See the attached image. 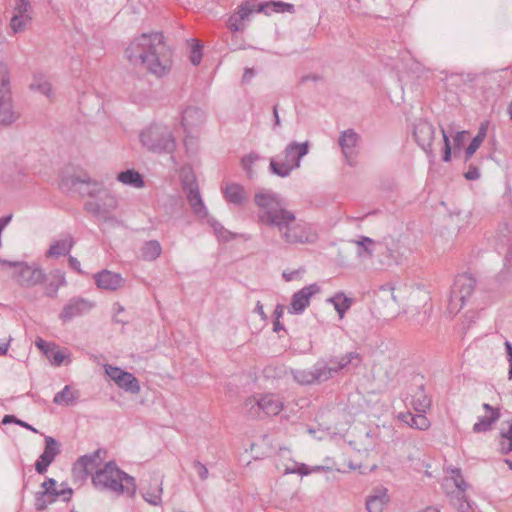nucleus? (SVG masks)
I'll return each mask as SVG.
<instances>
[{
  "instance_id": "obj_23",
  "label": "nucleus",
  "mask_w": 512,
  "mask_h": 512,
  "mask_svg": "<svg viewBox=\"0 0 512 512\" xmlns=\"http://www.w3.org/2000/svg\"><path fill=\"white\" fill-rule=\"evenodd\" d=\"M360 355L357 352H349L341 358H332L327 362L328 367L331 369L330 378L337 374L340 370L347 368L349 365L357 366L360 363Z\"/></svg>"
},
{
  "instance_id": "obj_33",
  "label": "nucleus",
  "mask_w": 512,
  "mask_h": 512,
  "mask_svg": "<svg viewBox=\"0 0 512 512\" xmlns=\"http://www.w3.org/2000/svg\"><path fill=\"white\" fill-rule=\"evenodd\" d=\"M59 496H56L55 493L50 490H41L36 492L35 494V509L38 512L44 511L48 505L54 503Z\"/></svg>"
},
{
  "instance_id": "obj_24",
  "label": "nucleus",
  "mask_w": 512,
  "mask_h": 512,
  "mask_svg": "<svg viewBox=\"0 0 512 512\" xmlns=\"http://www.w3.org/2000/svg\"><path fill=\"white\" fill-rule=\"evenodd\" d=\"M74 238L70 234H66L61 239L54 241L50 248L46 252V257H60L66 256L70 253L71 249L74 246Z\"/></svg>"
},
{
  "instance_id": "obj_20",
  "label": "nucleus",
  "mask_w": 512,
  "mask_h": 512,
  "mask_svg": "<svg viewBox=\"0 0 512 512\" xmlns=\"http://www.w3.org/2000/svg\"><path fill=\"white\" fill-rule=\"evenodd\" d=\"M95 283L98 288L115 291L125 284V279L118 273L109 270H102L94 275Z\"/></svg>"
},
{
  "instance_id": "obj_11",
  "label": "nucleus",
  "mask_w": 512,
  "mask_h": 512,
  "mask_svg": "<svg viewBox=\"0 0 512 512\" xmlns=\"http://www.w3.org/2000/svg\"><path fill=\"white\" fill-rule=\"evenodd\" d=\"M331 369L324 360L317 361L310 369L292 370L294 380L301 385L322 383L330 379Z\"/></svg>"
},
{
  "instance_id": "obj_6",
  "label": "nucleus",
  "mask_w": 512,
  "mask_h": 512,
  "mask_svg": "<svg viewBox=\"0 0 512 512\" xmlns=\"http://www.w3.org/2000/svg\"><path fill=\"white\" fill-rule=\"evenodd\" d=\"M140 140L143 146L153 152L171 153L174 151L176 143L168 126L159 123H153L140 134Z\"/></svg>"
},
{
  "instance_id": "obj_25",
  "label": "nucleus",
  "mask_w": 512,
  "mask_h": 512,
  "mask_svg": "<svg viewBox=\"0 0 512 512\" xmlns=\"http://www.w3.org/2000/svg\"><path fill=\"white\" fill-rule=\"evenodd\" d=\"M388 502L387 489L379 487L374 489L373 494L367 498L366 509L368 512H382Z\"/></svg>"
},
{
  "instance_id": "obj_32",
  "label": "nucleus",
  "mask_w": 512,
  "mask_h": 512,
  "mask_svg": "<svg viewBox=\"0 0 512 512\" xmlns=\"http://www.w3.org/2000/svg\"><path fill=\"white\" fill-rule=\"evenodd\" d=\"M412 406L418 413H426L430 409L431 399L425 393L423 386H420L418 392L413 396Z\"/></svg>"
},
{
  "instance_id": "obj_57",
  "label": "nucleus",
  "mask_w": 512,
  "mask_h": 512,
  "mask_svg": "<svg viewBox=\"0 0 512 512\" xmlns=\"http://www.w3.org/2000/svg\"><path fill=\"white\" fill-rule=\"evenodd\" d=\"M505 347H506L508 362H509L508 375H509V379H512V344L509 341H506Z\"/></svg>"
},
{
  "instance_id": "obj_50",
  "label": "nucleus",
  "mask_w": 512,
  "mask_h": 512,
  "mask_svg": "<svg viewBox=\"0 0 512 512\" xmlns=\"http://www.w3.org/2000/svg\"><path fill=\"white\" fill-rule=\"evenodd\" d=\"M144 185L145 183L142 175L138 171L130 169V186L142 188Z\"/></svg>"
},
{
  "instance_id": "obj_29",
  "label": "nucleus",
  "mask_w": 512,
  "mask_h": 512,
  "mask_svg": "<svg viewBox=\"0 0 512 512\" xmlns=\"http://www.w3.org/2000/svg\"><path fill=\"white\" fill-rule=\"evenodd\" d=\"M400 419L405 422L411 428L418 430H427L430 427V421L425 416V413H418L413 415L412 413H405L400 415Z\"/></svg>"
},
{
  "instance_id": "obj_5",
  "label": "nucleus",
  "mask_w": 512,
  "mask_h": 512,
  "mask_svg": "<svg viewBox=\"0 0 512 512\" xmlns=\"http://www.w3.org/2000/svg\"><path fill=\"white\" fill-rule=\"evenodd\" d=\"M309 141L298 143L290 142L283 151V158L277 160L272 157L269 162V170L272 174L281 178L288 177L291 172L300 167L301 159L309 152Z\"/></svg>"
},
{
  "instance_id": "obj_4",
  "label": "nucleus",
  "mask_w": 512,
  "mask_h": 512,
  "mask_svg": "<svg viewBox=\"0 0 512 512\" xmlns=\"http://www.w3.org/2000/svg\"><path fill=\"white\" fill-rule=\"evenodd\" d=\"M60 190L68 196L98 197L104 191L102 182L91 178L87 172L64 175L59 183Z\"/></svg>"
},
{
  "instance_id": "obj_52",
  "label": "nucleus",
  "mask_w": 512,
  "mask_h": 512,
  "mask_svg": "<svg viewBox=\"0 0 512 512\" xmlns=\"http://www.w3.org/2000/svg\"><path fill=\"white\" fill-rule=\"evenodd\" d=\"M193 468L197 472V474L201 480H206L208 478V475H209L208 469L200 461L194 460Z\"/></svg>"
},
{
  "instance_id": "obj_12",
  "label": "nucleus",
  "mask_w": 512,
  "mask_h": 512,
  "mask_svg": "<svg viewBox=\"0 0 512 512\" xmlns=\"http://www.w3.org/2000/svg\"><path fill=\"white\" fill-rule=\"evenodd\" d=\"M0 264L17 268L16 280L22 286H34L44 280V273L39 268L31 267L22 262H11L8 260H0Z\"/></svg>"
},
{
  "instance_id": "obj_62",
  "label": "nucleus",
  "mask_w": 512,
  "mask_h": 512,
  "mask_svg": "<svg viewBox=\"0 0 512 512\" xmlns=\"http://www.w3.org/2000/svg\"><path fill=\"white\" fill-rule=\"evenodd\" d=\"M284 313V306L281 304L276 305L273 316L275 317V320H280V318L283 316Z\"/></svg>"
},
{
  "instance_id": "obj_31",
  "label": "nucleus",
  "mask_w": 512,
  "mask_h": 512,
  "mask_svg": "<svg viewBox=\"0 0 512 512\" xmlns=\"http://www.w3.org/2000/svg\"><path fill=\"white\" fill-rule=\"evenodd\" d=\"M105 371L119 387L128 391V372L112 365H105Z\"/></svg>"
},
{
  "instance_id": "obj_49",
  "label": "nucleus",
  "mask_w": 512,
  "mask_h": 512,
  "mask_svg": "<svg viewBox=\"0 0 512 512\" xmlns=\"http://www.w3.org/2000/svg\"><path fill=\"white\" fill-rule=\"evenodd\" d=\"M483 142L480 138H473L468 147L465 150V161H468L473 154L478 150Z\"/></svg>"
},
{
  "instance_id": "obj_59",
  "label": "nucleus",
  "mask_w": 512,
  "mask_h": 512,
  "mask_svg": "<svg viewBox=\"0 0 512 512\" xmlns=\"http://www.w3.org/2000/svg\"><path fill=\"white\" fill-rule=\"evenodd\" d=\"M488 124H489L488 121L481 123L475 138H480V140L482 142L484 141V139L486 138V135H487Z\"/></svg>"
},
{
  "instance_id": "obj_38",
  "label": "nucleus",
  "mask_w": 512,
  "mask_h": 512,
  "mask_svg": "<svg viewBox=\"0 0 512 512\" xmlns=\"http://www.w3.org/2000/svg\"><path fill=\"white\" fill-rule=\"evenodd\" d=\"M162 252L161 245L156 240H150L144 243L141 248V257L148 261L157 259Z\"/></svg>"
},
{
  "instance_id": "obj_34",
  "label": "nucleus",
  "mask_w": 512,
  "mask_h": 512,
  "mask_svg": "<svg viewBox=\"0 0 512 512\" xmlns=\"http://www.w3.org/2000/svg\"><path fill=\"white\" fill-rule=\"evenodd\" d=\"M500 418V411H493L492 414L481 416L473 426L475 433L487 432L492 429V425Z\"/></svg>"
},
{
  "instance_id": "obj_58",
  "label": "nucleus",
  "mask_w": 512,
  "mask_h": 512,
  "mask_svg": "<svg viewBox=\"0 0 512 512\" xmlns=\"http://www.w3.org/2000/svg\"><path fill=\"white\" fill-rule=\"evenodd\" d=\"M141 390L140 383L131 373H130V393L137 394Z\"/></svg>"
},
{
  "instance_id": "obj_2",
  "label": "nucleus",
  "mask_w": 512,
  "mask_h": 512,
  "mask_svg": "<svg viewBox=\"0 0 512 512\" xmlns=\"http://www.w3.org/2000/svg\"><path fill=\"white\" fill-rule=\"evenodd\" d=\"M133 54L144 68L162 78L171 70V50L160 32L142 33L132 42Z\"/></svg>"
},
{
  "instance_id": "obj_17",
  "label": "nucleus",
  "mask_w": 512,
  "mask_h": 512,
  "mask_svg": "<svg viewBox=\"0 0 512 512\" xmlns=\"http://www.w3.org/2000/svg\"><path fill=\"white\" fill-rule=\"evenodd\" d=\"M61 452L60 444L51 436L45 437V448L43 453L35 462V470L39 474H44L48 467L53 463L56 456Z\"/></svg>"
},
{
  "instance_id": "obj_9",
  "label": "nucleus",
  "mask_w": 512,
  "mask_h": 512,
  "mask_svg": "<svg viewBox=\"0 0 512 512\" xmlns=\"http://www.w3.org/2000/svg\"><path fill=\"white\" fill-rule=\"evenodd\" d=\"M475 284L476 281L470 274L465 273L456 277L449 299V309L451 311H459L465 305L466 300L475 289Z\"/></svg>"
},
{
  "instance_id": "obj_41",
  "label": "nucleus",
  "mask_w": 512,
  "mask_h": 512,
  "mask_svg": "<svg viewBox=\"0 0 512 512\" xmlns=\"http://www.w3.org/2000/svg\"><path fill=\"white\" fill-rule=\"evenodd\" d=\"M76 399L77 396L71 391L70 386L66 385L61 391L55 394L53 402L58 405L70 406L75 403Z\"/></svg>"
},
{
  "instance_id": "obj_42",
  "label": "nucleus",
  "mask_w": 512,
  "mask_h": 512,
  "mask_svg": "<svg viewBox=\"0 0 512 512\" xmlns=\"http://www.w3.org/2000/svg\"><path fill=\"white\" fill-rule=\"evenodd\" d=\"M30 89L38 91L47 97H50L52 91L51 84L44 75H34L33 81L30 84Z\"/></svg>"
},
{
  "instance_id": "obj_1",
  "label": "nucleus",
  "mask_w": 512,
  "mask_h": 512,
  "mask_svg": "<svg viewBox=\"0 0 512 512\" xmlns=\"http://www.w3.org/2000/svg\"><path fill=\"white\" fill-rule=\"evenodd\" d=\"M259 223L272 228L287 245L314 244L319 239L317 228L304 220H298L280 195L272 191L255 194Z\"/></svg>"
},
{
  "instance_id": "obj_39",
  "label": "nucleus",
  "mask_w": 512,
  "mask_h": 512,
  "mask_svg": "<svg viewBox=\"0 0 512 512\" xmlns=\"http://www.w3.org/2000/svg\"><path fill=\"white\" fill-rule=\"evenodd\" d=\"M328 301L333 304L340 318L344 317V314L350 308L352 303V300L341 292L336 293L335 296L331 297Z\"/></svg>"
},
{
  "instance_id": "obj_7",
  "label": "nucleus",
  "mask_w": 512,
  "mask_h": 512,
  "mask_svg": "<svg viewBox=\"0 0 512 512\" xmlns=\"http://www.w3.org/2000/svg\"><path fill=\"white\" fill-rule=\"evenodd\" d=\"M127 477L114 461H110L94 473L92 482L99 491L120 495L124 492L123 480Z\"/></svg>"
},
{
  "instance_id": "obj_47",
  "label": "nucleus",
  "mask_w": 512,
  "mask_h": 512,
  "mask_svg": "<svg viewBox=\"0 0 512 512\" xmlns=\"http://www.w3.org/2000/svg\"><path fill=\"white\" fill-rule=\"evenodd\" d=\"M65 357L66 355L60 350H55L54 346L49 354V357L47 358L49 359L52 365L60 366L63 363Z\"/></svg>"
},
{
  "instance_id": "obj_61",
  "label": "nucleus",
  "mask_w": 512,
  "mask_h": 512,
  "mask_svg": "<svg viewBox=\"0 0 512 512\" xmlns=\"http://www.w3.org/2000/svg\"><path fill=\"white\" fill-rule=\"evenodd\" d=\"M68 262H69V266L77 271L78 273H81V268H80V262L78 261L77 258L73 257V256H70L69 259H68Z\"/></svg>"
},
{
  "instance_id": "obj_13",
  "label": "nucleus",
  "mask_w": 512,
  "mask_h": 512,
  "mask_svg": "<svg viewBox=\"0 0 512 512\" xmlns=\"http://www.w3.org/2000/svg\"><path fill=\"white\" fill-rule=\"evenodd\" d=\"M106 450L99 448L91 454L81 456L72 468L75 478H86L93 473V470L103 461Z\"/></svg>"
},
{
  "instance_id": "obj_28",
  "label": "nucleus",
  "mask_w": 512,
  "mask_h": 512,
  "mask_svg": "<svg viewBox=\"0 0 512 512\" xmlns=\"http://www.w3.org/2000/svg\"><path fill=\"white\" fill-rule=\"evenodd\" d=\"M223 193L225 199L234 205H241L246 200L244 188L236 183L227 184L223 189Z\"/></svg>"
},
{
  "instance_id": "obj_64",
  "label": "nucleus",
  "mask_w": 512,
  "mask_h": 512,
  "mask_svg": "<svg viewBox=\"0 0 512 512\" xmlns=\"http://www.w3.org/2000/svg\"><path fill=\"white\" fill-rule=\"evenodd\" d=\"M297 275H298V271L297 270L290 271V272L284 271L283 274H282L283 278L287 282L294 280Z\"/></svg>"
},
{
  "instance_id": "obj_16",
  "label": "nucleus",
  "mask_w": 512,
  "mask_h": 512,
  "mask_svg": "<svg viewBox=\"0 0 512 512\" xmlns=\"http://www.w3.org/2000/svg\"><path fill=\"white\" fill-rule=\"evenodd\" d=\"M320 292V287L316 284H310L295 292L292 296L291 304L288 309L291 314H302L310 304L313 295Z\"/></svg>"
},
{
  "instance_id": "obj_53",
  "label": "nucleus",
  "mask_w": 512,
  "mask_h": 512,
  "mask_svg": "<svg viewBox=\"0 0 512 512\" xmlns=\"http://www.w3.org/2000/svg\"><path fill=\"white\" fill-rule=\"evenodd\" d=\"M202 45L197 43L195 46H193L191 51L190 60L193 65H199L202 59V52H201Z\"/></svg>"
},
{
  "instance_id": "obj_35",
  "label": "nucleus",
  "mask_w": 512,
  "mask_h": 512,
  "mask_svg": "<svg viewBox=\"0 0 512 512\" xmlns=\"http://www.w3.org/2000/svg\"><path fill=\"white\" fill-rule=\"evenodd\" d=\"M353 243L357 244L358 250L357 255L359 257L371 258L376 248V242L366 236H360L358 240H354Z\"/></svg>"
},
{
  "instance_id": "obj_14",
  "label": "nucleus",
  "mask_w": 512,
  "mask_h": 512,
  "mask_svg": "<svg viewBox=\"0 0 512 512\" xmlns=\"http://www.w3.org/2000/svg\"><path fill=\"white\" fill-rule=\"evenodd\" d=\"M434 135L435 128L430 122L420 119L415 123L413 129L415 141L431 159L435 157L432 149Z\"/></svg>"
},
{
  "instance_id": "obj_36",
  "label": "nucleus",
  "mask_w": 512,
  "mask_h": 512,
  "mask_svg": "<svg viewBox=\"0 0 512 512\" xmlns=\"http://www.w3.org/2000/svg\"><path fill=\"white\" fill-rule=\"evenodd\" d=\"M41 489L42 490H50L51 492L55 493L56 496H59L62 498V501L64 502H68L70 501L71 497H72V494H73V490L71 488H62V489H58L57 488V482L55 479L53 478H47L42 484H41Z\"/></svg>"
},
{
  "instance_id": "obj_48",
  "label": "nucleus",
  "mask_w": 512,
  "mask_h": 512,
  "mask_svg": "<svg viewBox=\"0 0 512 512\" xmlns=\"http://www.w3.org/2000/svg\"><path fill=\"white\" fill-rule=\"evenodd\" d=\"M443 142H444V150H443V161L449 162L451 160V144L449 137L444 129H441Z\"/></svg>"
},
{
  "instance_id": "obj_54",
  "label": "nucleus",
  "mask_w": 512,
  "mask_h": 512,
  "mask_svg": "<svg viewBox=\"0 0 512 512\" xmlns=\"http://www.w3.org/2000/svg\"><path fill=\"white\" fill-rule=\"evenodd\" d=\"M35 345L37 348H39L45 354L46 357H49V354H50L52 348L54 347V345L46 342L45 340H43L41 338H38L35 341Z\"/></svg>"
},
{
  "instance_id": "obj_10",
  "label": "nucleus",
  "mask_w": 512,
  "mask_h": 512,
  "mask_svg": "<svg viewBox=\"0 0 512 512\" xmlns=\"http://www.w3.org/2000/svg\"><path fill=\"white\" fill-rule=\"evenodd\" d=\"M118 208V199L115 195L111 194L107 189L94 200L85 202L83 209L93 215L94 217L102 220L110 219V215Z\"/></svg>"
},
{
  "instance_id": "obj_40",
  "label": "nucleus",
  "mask_w": 512,
  "mask_h": 512,
  "mask_svg": "<svg viewBox=\"0 0 512 512\" xmlns=\"http://www.w3.org/2000/svg\"><path fill=\"white\" fill-rule=\"evenodd\" d=\"M500 452L504 455L512 451V421L508 423V428H502L499 441Z\"/></svg>"
},
{
  "instance_id": "obj_37",
  "label": "nucleus",
  "mask_w": 512,
  "mask_h": 512,
  "mask_svg": "<svg viewBox=\"0 0 512 512\" xmlns=\"http://www.w3.org/2000/svg\"><path fill=\"white\" fill-rule=\"evenodd\" d=\"M268 9H271V11L277 12V13H282V12L293 13L294 5L290 4V3H285L282 1H277V2L272 1V2H267L264 4H259L257 11L265 12L266 14H268L269 13Z\"/></svg>"
},
{
  "instance_id": "obj_22",
  "label": "nucleus",
  "mask_w": 512,
  "mask_h": 512,
  "mask_svg": "<svg viewBox=\"0 0 512 512\" xmlns=\"http://www.w3.org/2000/svg\"><path fill=\"white\" fill-rule=\"evenodd\" d=\"M258 407L262 409V413L265 416H276L283 409V401L278 395L265 394L259 395Z\"/></svg>"
},
{
  "instance_id": "obj_3",
  "label": "nucleus",
  "mask_w": 512,
  "mask_h": 512,
  "mask_svg": "<svg viewBox=\"0 0 512 512\" xmlns=\"http://www.w3.org/2000/svg\"><path fill=\"white\" fill-rule=\"evenodd\" d=\"M180 180L183 193L186 195L187 201L194 215L201 220H206L216 236L224 241L234 238V235L225 229L221 223L208 214L207 208L202 200L196 176L191 167L185 166L180 170Z\"/></svg>"
},
{
  "instance_id": "obj_21",
  "label": "nucleus",
  "mask_w": 512,
  "mask_h": 512,
  "mask_svg": "<svg viewBox=\"0 0 512 512\" xmlns=\"http://www.w3.org/2000/svg\"><path fill=\"white\" fill-rule=\"evenodd\" d=\"M205 121V113L197 107H188L182 113L181 125L185 132L191 133Z\"/></svg>"
},
{
  "instance_id": "obj_19",
  "label": "nucleus",
  "mask_w": 512,
  "mask_h": 512,
  "mask_svg": "<svg viewBox=\"0 0 512 512\" xmlns=\"http://www.w3.org/2000/svg\"><path fill=\"white\" fill-rule=\"evenodd\" d=\"M258 5L252 0H247L239 5L236 13L232 14L228 19V27L232 32H238L244 29L242 21L247 20L249 16L258 12Z\"/></svg>"
},
{
  "instance_id": "obj_60",
  "label": "nucleus",
  "mask_w": 512,
  "mask_h": 512,
  "mask_svg": "<svg viewBox=\"0 0 512 512\" xmlns=\"http://www.w3.org/2000/svg\"><path fill=\"white\" fill-rule=\"evenodd\" d=\"M428 320L427 312L418 313L417 317L413 319L415 325H423Z\"/></svg>"
},
{
  "instance_id": "obj_8",
  "label": "nucleus",
  "mask_w": 512,
  "mask_h": 512,
  "mask_svg": "<svg viewBox=\"0 0 512 512\" xmlns=\"http://www.w3.org/2000/svg\"><path fill=\"white\" fill-rule=\"evenodd\" d=\"M16 120L12 109L10 75L8 67L0 61V125H10Z\"/></svg>"
},
{
  "instance_id": "obj_56",
  "label": "nucleus",
  "mask_w": 512,
  "mask_h": 512,
  "mask_svg": "<svg viewBox=\"0 0 512 512\" xmlns=\"http://www.w3.org/2000/svg\"><path fill=\"white\" fill-rule=\"evenodd\" d=\"M386 251H387V256H386V260L382 261L383 264H386L388 266H390L392 264H397L398 258L395 255V252L393 250H391L390 248H386Z\"/></svg>"
},
{
  "instance_id": "obj_27",
  "label": "nucleus",
  "mask_w": 512,
  "mask_h": 512,
  "mask_svg": "<svg viewBox=\"0 0 512 512\" xmlns=\"http://www.w3.org/2000/svg\"><path fill=\"white\" fill-rule=\"evenodd\" d=\"M65 285V273L60 269H55L49 274V283H47L45 286V295L51 298H55L59 288Z\"/></svg>"
},
{
  "instance_id": "obj_26",
  "label": "nucleus",
  "mask_w": 512,
  "mask_h": 512,
  "mask_svg": "<svg viewBox=\"0 0 512 512\" xmlns=\"http://www.w3.org/2000/svg\"><path fill=\"white\" fill-rule=\"evenodd\" d=\"M358 140L359 135L353 129H347L341 133L338 143L346 159L354 155Z\"/></svg>"
},
{
  "instance_id": "obj_63",
  "label": "nucleus",
  "mask_w": 512,
  "mask_h": 512,
  "mask_svg": "<svg viewBox=\"0 0 512 512\" xmlns=\"http://www.w3.org/2000/svg\"><path fill=\"white\" fill-rule=\"evenodd\" d=\"M258 315H260V317L263 319V320H266L267 319V315L265 314L264 312V307L262 305V303L260 301H258L256 303V307H255V310H254Z\"/></svg>"
},
{
  "instance_id": "obj_44",
  "label": "nucleus",
  "mask_w": 512,
  "mask_h": 512,
  "mask_svg": "<svg viewBox=\"0 0 512 512\" xmlns=\"http://www.w3.org/2000/svg\"><path fill=\"white\" fill-rule=\"evenodd\" d=\"M259 159H260V156L256 153H250L242 158V160H241L242 167L245 170V172L249 178L253 177L252 166Z\"/></svg>"
},
{
  "instance_id": "obj_18",
  "label": "nucleus",
  "mask_w": 512,
  "mask_h": 512,
  "mask_svg": "<svg viewBox=\"0 0 512 512\" xmlns=\"http://www.w3.org/2000/svg\"><path fill=\"white\" fill-rule=\"evenodd\" d=\"M93 307L92 303L88 300L80 297L71 298L68 303L63 307L59 318L62 322L66 323L71 321L73 318L83 315L91 310Z\"/></svg>"
},
{
  "instance_id": "obj_15",
  "label": "nucleus",
  "mask_w": 512,
  "mask_h": 512,
  "mask_svg": "<svg viewBox=\"0 0 512 512\" xmlns=\"http://www.w3.org/2000/svg\"><path fill=\"white\" fill-rule=\"evenodd\" d=\"M33 7L29 0H16L10 26L14 33L22 32L32 20Z\"/></svg>"
},
{
  "instance_id": "obj_43",
  "label": "nucleus",
  "mask_w": 512,
  "mask_h": 512,
  "mask_svg": "<svg viewBox=\"0 0 512 512\" xmlns=\"http://www.w3.org/2000/svg\"><path fill=\"white\" fill-rule=\"evenodd\" d=\"M258 403H259L258 396L250 397V398L246 399V401L244 403V408H245L247 414L251 418H259V417H261V414H263L262 409H260V407H258Z\"/></svg>"
},
{
  "instance_id": "obj_30",
  "label": "nucleus",
  "mask_w": 512,
  "mask_h": 512,
  "mask_svg": "<svg viewBox=\"0 0 512 512\" xmlns=\"http://www.w3.org/2000/svg\"><path fill=\"white\" fill-rule=\"evenodd\" d=\"M141 494L145 501H147L149 504L154 506H159L162 502L161 494H162V487L161 483L157 479L153 480V485L147 489L141 490Z\"/></svg>"
},
{
  "instance_id": "obj_45",
  "label": "nucleus",
  "mask_w": 512,
  "mask_h": 512,
  "mask_svg": "<svg viewBox=\"0 0 512 512\" xmlns=\"http://www.w3.org/2000/svg\"><path fill=\"white\" fill-rule=\"evenodd\" d=\"M2 424H4V425L16 424V425H19L20 427H23V428H25V429H27L29 431H32L33 433H38V430L36 428H34L29 423H27V422H25L23 420L18 419L14 415H10V414L5 415L3 417V419H2Z\"/></svg>"
},
{
  "instance_id": "obj_46",
  "label": "nucleus",
  "mask_w": 512,
  "mask_h": 512,
  "mask_svg": "<svg viewBox=\"0 0 512 512\" xmlns=\"http://www.w3.org/2000/svg\"><path fill=\"white\" fill-rule=\"evenodd\" d=\"M451 473L454 478L455 486L458 488L459 492L463 493L467 488V483L461 475V470L458 468L451 469Z\"/></svg>"
},
{
  "instance_id": "obj_51",
  "label": "nucleus",
  "mask_w": 512,
  "mask_h": 512,
  "mask_svg": "<svg viewBox=\"0 0 512 512\" xmlns=\"http://www.w3.org/2000/svg\"><path fill=\"white\" fill-rule=\"evenodd\" d=\"M469 136V132L468 131H459L456 133V135L453 137V145H454V149L457 150V149H460L464 142L467 140Z\"/></svg>"
},
{
  "instance_id": "obj_55",
  "label": "nucleus",
  "mask_w": 512,
  "mask_h": 512,
  "mask_svg": "<svg viewBox=\"0 0 512 512\" xmlns=\"http://www.w3.org/2000/svg\"><path fill=\"white\" fill-rule=\"evenodd\" d=\"M464 176L467 180H477L480 177L479 169L476 166L470 165Z\"/></svg>"
}]
</instances>
